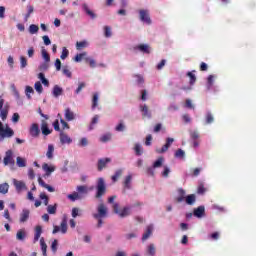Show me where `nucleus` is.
<instances>
[{
  "mask_svg": "<svg viewBox=\"0 0 256 256\" xmlns=\"http://www.w3.org/2000/svg\"><path fill=\"white\" fill-rule=\"evenodd\" d=\"M107 206H105L104 203H100L97 207V213L93 214L94 219H97L98 223H97V228L101 229V227H103V219H105V217H107Z\"/></svg>",
  "mask_w": 256,
  "mask_h": 256,
  "instance_id": "1",
  "label": "nucleus"
},
{
  "mask_svg": "<svg viewBox=\"0 0 256 256\" xmlns=\"http://www.w3.org/2000/svg\"><path fill=\"white\" fill-rule=\"evenodd\" d=\"M76 190L78 192H74L67 196L68 199H70L72 202L79 201L80 199H83V197H85V195H87L89 193V187H87L85 185L77 186Z\"/></svg>",
  "mask_w": 256,
  "mask_h": 256,
  "instance_id": "2",
  "label": "nucleus"
},
{
  "mask_svg": "<svg viewBox=\"0 0 256 256\" xmlns=\"http://www.w3.org/2000/svg\"><path fill=\"white\" fill-rule=\"evenodd\" d=\"M107 193V184H105V179L98 178L96 183V193L95 199H103V196Z\"/></svg>",
  "mask_w": 256,
  "mask_h": 256,
  "instance_id": "3",
  "label": "nucleus"
},
{
  "mask_svg": "<svg viewBox=\"0 0 256 256\" xmlns=\"http://www.w3.org/2000/svg\"><path fill=\"white\" fill-rule=\"evenodd\" d=\"M83 60H85V63H87L92 69H94V67H97L95 59L87 57V52L77 54L74 58V61H76V63H81V61Z\"/></svg>",
  "mask_w": 256,
  "mask_h": 256,
  "instance_id": "4",
  "label": "nucleus"
},
{
  "mask_svg": "<svg viewBox=\"0 0 256 256\" xmlns=\"http://www.w3.org/2000/svg\"><path fill=\"white\" fill-rule=\"evenodd\" d=\"M15 135L13 129H11L8 125L3 126V123L0 122V141L3 139H9Z\"/></svg>",
  "mask_w": 256,
  "mask_h": 256,
  "instance_id": "5",
  "label": "nucleus"
},
{
  "mask_svg": "<svg viewBox=\"0 0 256 256\" xmlns=\"http://www.w3.org/2000/svg\"><path fill=\"white\" fill-rule=\"evenodd\" d=\"M7 115H9V103H5V99L0 96V117L2 121L7 119Z\"/></svg>",
  "mask_w": 256,
  "mask_h": 256,
  "instance_id": "6",
  "label": "nucleus"
},
{
  "mask_svg": "<svg viewBox=\"0 0 256 256\" xmlns=\"http://www.w3.org/2000/svg\"><path fill=\"white\" fill-rule=\"evenodd\" d=\"M139 17L142 23H146V25H151L152 21H151V16H149V10H145V9L139 10Z\"/></svg>",
  "mask_w": 256,
  "mask_h": 256,
  "instance_id": "7",
  "label": "nucleus"
},
{
  "mask_svg": "<svg viewBox=\"0 0 256 256\" xmlns=\"http://www.w3.org/2000/svg\"><path fill=\"white\" fill-rule=\"evenodd\" d=\"M3 163L5 166L15 165V160L13 159V150L6 151Z\"/></svg>",
  "mask_w": 256,
  "mask_h": 256,
  "instance_id": "8",
  "label": "nucleus"
},
{
  "mask_svg": "<svg viewBox=\"0 0 256 256\" xmlns=\"http://www.w3.org/2000/svg\"><path fill=\"white\" fill-rule=\"evenodd\" d=\"M13 185L18 193H21V191H27V185L23 181L13 179Z\"/></svg>",
  "mask_w": 256,
  "mask_h": 256,
  "instance_id": "9",
  "label": "nucleus"
},
{
  "mask_svg": "<svg viewBox=\"0 0 256 256\" xmlns=\"http://www.w3.org/2000/svg\"><path fill=\"white\" fill-rule=\"evenodd\" d=\"M177 193H178V196L175 198L176 203H183V201H185V198L187 197L185 196L187 193L183 188H179L177 190Z\"/></svg>",
  "mask_w": 256,
  "mask_h": 256,
  "instance_id": "10",
  "label": "nucleus"
},
{
  "mask_svg": "<svg viewBox=\"0 0 256 256\" xmlns=\"http://www.w3.org/2000/svg\"><path fill=\"white\" fill-rule=\"evenodd\" d=\"M82 9H83L84 13H86V15L88 17H90V19L97 18V14H95V12H93V10H91V8H89V6L87 4H83Z\"/></svg>",
  "mask_w": 256,
  "mask_h": 256,
  "instance_id": "11",
  "label": "nucleus"
},
{
  "mask_svg": "<svg viewBox=\"0 0 256 256\" xmlns=\"http://www.w3.org/2000/svg\"><path fill=\"white\" fill-rule=\"evenodd\" d=\"M107 163H111V158H103L98 160V171H103L107 167Z\"/></svg>",
  "mask_w": 256,
  "mask_h": 256,
  "instance_id": "12",
  "label": "nucleus"
},
{
  "mask_svg": "<svg viewBox=\"0 0 256 256\" xmlns=\"http://www.w3.org/2000/svg\"><path fill=\"white\" fill-rule=\"evenodd\" d=\"M194 217H198V219H201L205 215V206H199L194 209L193 211Z\"/></svg>",
  "mask_w": 256,
  "mask_h": 256,
  "instance_id": "13",
  "label": "nucleus"
},
{
  "mask_svg": "<svg viewBox=\"0 0 256 256\" xmlns=\"http://www.w3.org/2000/svg\"><path fill=\"white\" fill-rule=\"evenodd\" d=\"M42 169H43V171H45V176L46 177H49L50 175H51V173H54V171H55V166H53V165H50L49 166V164H47V163H44L43 165H42Z\"/></svg>",
  "mask_w": 256,
  "mask_h": 256,
  "instance_id": "14",
  "label": "nucleus"
},
{
  "mask_svg": "<svg viewBox=\"0 0 256 256\" xmlns=\"http://www.w3.org/2000/svg\"><path fill=\"white\" fill-rule=\"evenodd\" d=\"M140 111L142 113V117H147V119H151V111H149V107L147 104L140 106Z\"/></svg>",
  "mask_w": 256,
  "mask_h": 256,
  "instance_id": "15",
  "label": "nucleus"
},
{
  "mask_svg": "<svg viewBox=\"0 0 256 256\" xmlns=\"http://www.w3.org/2000/svg\"><path fill=\"white\" fill-rule=\"evenodd\" d=\"M38 183H39V185H41V187H43L44 189H47V191H49L50 193H53L55 191V188H53V186L45 183V181H43V179L41 177L38 178Z\"/></svg>",
  "mask_w": 256,
  "mask_h": 256,
  "instance_id": "16",
  "label": "nucleus"
},
{
  "mask_svg": "<svg viewBox=\"0 0 256 256\" xmlns=\"http://www.w3.org/2000/svg\"><path fill=\"white\" fill-rule=\"evenodd\" d=\"M151 235H153V225H148L145 233L142 235V241H147Z\"/></svg>",
  "mask_w": 256,
  "mask_h": 256,
  "instance_id": "17",
  "label": "nucleus"
},
{
  "mask_svg": "<svg viewBox=\"0 0 256 256\" xmlns=\"http://www.w3.org/2000/svg\"><path fill=\"white\" fill-rule=\"evenodd\" d=\"M39 133H41V131L39 130V125L38 124H32V126L30 128V135L32 137H39Z\"/></svg>",
  "mask_w": 256,
  "mask_h": 256,
  "instance_id": "18",
  "label": "nucleus"
},
{
  "mask_svg": "<svg viewBox=\"0 0 256 256\" xmlns=\"http://www.w3.org/2000/svg\"><path fill=\"white\" fill-rule=\"evenodd\" d=\"M52 233L53 235L56 233H65V220H62L60 226H54Z\"/></svg>",
  "mask_w": 256,
  "mask_h": 256,
  "instance_id": "19",
  "label": "nucleus"
},
{
  "mask_svg": "<svg viewBox=\"0 0 256 256\" xmlns=\"http://www.w3.org/2000/svg\"><path fill=\"white\" fill-rule=\"evenodd\" d=\"M186 205H195V201H197V196L195 194H189L184 198Z\"/></svg>",
  "mask_w": 256,
  "mask_h": 256,
  "instance_id": "20",
  "label": "nucleus"
},
{
  "mask_svg": "<svg viewBox=\"0 0 256 256\" xmlns=\"http://www.w3.org/2000/svg\"><path fill=\"white\" fill-rule=\"evenodd\" d=\"M41 131L43 135H51V130H49V126L45 120L41 121Z\"/></svg>",
  "mask_w": 256,
  "mask_h": 256,
  "instance_id": "21",
  "label": "nucleus"
},
{
  "mask_svg": "<svg viewBox=\"0 0 256 256\" xmlns=\"http://www.w3.org/2000/svg\"><path fill=\"white\" fill-rule=\"evenodd\" d=\"M30 213L31 212L29 210L24 209L20 214V223H27Z\"/></svg>",
  "mask_w": 256,
  "mask_h": 256,
  "instance_id": "22",
  "label": "nucleus"
},
{
  "mask_svg": "<svg viewBox=\"0 0 256 256\" xmlns=\"http://www.w3.org/2000/svg\"><path fill=\"white\" fill-rule=\"evenodd\" d=\"M41 233H43V228L41 226H36L35 235H34V243H37L41 237Z\"/></svg>",
  "mask_w": 256,
  "mask_h": 256,
  "instance_id": "23",
  "label": "nucleus"
},
{
  "mask_svg": "<svg viewBox=\"0 0 256 256\" xmlns=\"http://www.w3.org/2000/svg\"><path fill=\"white\" fill-rule=\"evenodd\" d=\"M26 236H27V232L25 231V229H20L16 234V239L18 241H24Z\"/></svg>",
  "mask_w": 256,
  "mask_h": 256,
  "instance_id": "24",
  "label": "nucleus"
},
{
  "mask_svg": "<svg viewBox=\"0 0 256 256\" xmlns=\"http://www.w3.org/2000/svg\"><path fill=\"white\" fill-rule=\"evenodd\" d=\"M119 217L123 218V217H129V215H131V208L129 207H124L119 213H118Z\"/></svg>",
  "mask_w": 256,
  "mask_h": 256,
  "instance_id": "25",
  "label": "nucleus"
},
{
  "mask_svg": "<svg viewBox=\"0 0 256 256\" xmlns=\"http://www.w3.org/2000/svg\"><path fill=\"white\" fill-rule=\"evenodd\" d=\"M133 179L132 175H128L125 177L123 185H124V189H131V181Z\"/></svg>",
  "mask_w": 256,
  "mask_h": 256,
  "instance_id": "26",
  "label": "nucleus"
},
{
  "mask_svg": "<svg viewBox=\"0 0 256 256\" xmlns=\"http://www.w3.org/2000/svg\"><path fill=\"white\" fill-rule=\"evenodd\" d=\"M137 49L139 51H141L142 53H146L148 55H149V53H151L149 45H147V44H140V45L137 46Z\"/></svg>",
  "mask_w": 256,
  "mask_h": 256,
  "instance_id": "27",
  "label": "nucleus"
},
{
  "mask_svg": "<svg viewBox=\"0 0 256 256\" xmlns=\"http://www.w3.org/2000/svg\"><path fill=\"white\" fill-rule=\"evenodd\" d=\"M53 153H55V146L53 144L48 145V150L46 152L47 159H53Z\"/></svg>",
  "mask_w": 256,
  "mask_h": 256,
  "instance_id": "28",
  "label": "nucleus"
},
{
  "mask_svg": "<svg viewBox=\"0 0 256 256\" xmlns=\"http://www.w3.org/2000/svg\"><path fill=\"white\" fill-rule=\"evenodd\" d=\"M0 193L2 195H7V193H9V183L5 182L0 184Z\"/></svg>",
  "mask_w": 256,
  "mask_h": 256,
  "instance_id": "29",
  "label": "nucleus"
},
{
  "mask_svg": "<svg viewBox=\"0 0 256 256\" xmlns=\"http://www.w3.org/2000/svg\"><path fill=\"white\" fill-rule=\"evenodd\" d=\"M123 175V169H118L115 174L111 177L113 183H117L119 178Z\"/></svg>",
  "mask_w": 256,
  "mask_h": 256,
  "instance_id": "30",
  "label": "nucleus"
},
{
  "mask_svg": "<svg viewBox=\"0 0 256 256\" xmlns=\"http://www.w3.org/2000/svg\"><path fill=\"white\" fill-rule=\"evenodd\" d=\"M16 165H18L19 167H27V160L18 156L16 158Z\"/></svg>",
  "mask_w": 256,
  "mask_h": 256,
  "instance_id": "31",
  "label": "nucleus"
},
{
  "mask_svg": "<svg viewBox=\"0 0 256 256\" xmlns=\"http://www.w3.org/2000/svg\"><path fill=\"white\" fill-rule=\"evenodd\" d=\"M65 117L66 121H73V119H75V113H73V111L70 109H66Z\"/></svg>",
  "mask_w": 256,
  "mask_h": 256,
  "instance_id": "32",
  "label": "nucleus"
},
{
  "mask_svg": "<svg viewBox=\"0 0 256 256\" xmlns=\"http://www.w3.org/2000/svg\"><path fill=\"white\" fill-rule=\"evenodd\" d=\"M40 245H41L43 256H47V243H45V238L40 239Z\"/></svg>",
  "mask_w": 256,
  "mask_h": 256,
  "instance_id": "33",
  "label": "nucleus"
},
{
  "mask_svg": "<svg viewBox=\"0 0 256 256\" xmlns=\"http://www.w3.org/2000/svg\"><path fill=\"white\" fill-rule=\"evenodd\" d=\"M163 161H165V159L163 157L158 158L154 163H153V169H158L159 167L163 166Z\"/></svg>",
  "mask_w": 256,
  "mask_h": 256,
  "instance_id": "34",
  "label": "nucleus"
},
{
  "mask_svg": "<svg viewBox=\"0 0 256 256\" xmlns=\"http://www.w3.org/2000/svg\"><path fill=\"white\" fill-rule=\"evenodd\" d=\"M47 213H49V215H55L57 213V204L48 205L47 206Z\"/></svg>",
  "mask_w": 256,
  "mask_h": 256,
  "instance_id": "35",
  "label": "nucleus"
},
{
  "mask_svg": "<svg viewBox=\"0 0 256 256\" xmlns=\"http://www.w3.org/2000/svg\"><path fill=\"white\" fill-rule=\"evenodd\" d=\"M99 104V94L94 93L92 98V109H95L97 105Z\"/></svg>",
  "mask_w": 256,
  "mask_h": 256,
  "instance_id": "36",
  "label": "nucleus"
},
{
  "mask_svg": "<svg viewBox=\"0 0 256 256\" xmlns=\"http://www.w3.org/2000/svg\"><path fill=\"white\" fill-rule=\"evenodd\" d=\"M41 53H42V57H43L44 61L47 63H50L51 57L49 56V53H47V50H45V48H42Z\"/></svg>",
  "mask_w": 256,
  "mask_h": 256,
  "instance_id": "37",
  "label": "nucleus"
},
{
  "mask_svg": "<svg viewBox=\"0 0 256 256\" xmlns=\"http://www.w3.org/2000/svg\"><path fill=\"white\" fill-rule=\"evenodd\" d=\"M53 95L54 97H59V95H63V88H60L59 86H55L53 89Z\"/></svg>",
  "mask_w": 256,
  "mask_h": 256,
  "instance_id": "38",
  "label": "nucleus"
},
{
  "mask_svg": "<svg viewBox=\"0 0 256 256\" xmlns=\"http://www.w3.org/2000/svg\"><path fill=\"white\" fill-rule=\"evenodd\" d=\"M29 33L31 35H35V33H39V26L32 24L29 26Z\"/></svg>",
  "mask_w": 256,
  "mask_h": 256,
  "instance_id": "39",
  "label": "nucleus"
},
{
  "mask_svg": "<svg viewBox=\"0 0 256 256\" xmlns=\"http://www.w3.org/2000/svg\"><path fill=\"white\" fill-rule=\"evenodd\" d=\"M187 77L190 79V85H195V82L197 81L195 74H193V72H188Z\"/></svg>",
  "mask_w": 256,
  "mask_h": 256,
  "instance_id": "40",
  "label": "nucleus"
},
{
  "mask_svg": "<svg viewBox=\"0 0 256 256\" xmlns=\"http://www.w3.org/2000/svg\"><path fill=\"white\" fill-rule=\"evenodd\" d=\"M34 89L37 91V93H39V95H41V93H43V85L41 84V82H36L34 85Z\"/></svg>",
  "mask_w": 256,
  "mask_h": 256,
  "instance_id": "41",
  "label": "nucleus"
},
{
  "mask_svg": "<svg viewBox=\"0 0 256 256\" xmlns=\"http://www.w3.org/2000/svg\"><path fill=\"white\" fill-rule=\"evenodd\" d=\"M134 151L138 157L143 155V149L140 144H135Z\"/></svg>",
  "mask_w": 256,
  "mask_h": 256,
  "instance_id": "42",
  "label": "nucleus"
},
{
  "mask_svg": "<svg viewBox=\"0 0 256 256\" xmlns=\"http://www.w3.org/2000/svg\"><path fill=\"white\" fill-rule=\"evenodd\" d=\"M213 121H215V118H213V114H211V112H208L206 114V123H207V125H211V123H213Z\"/></svg>",
  "mask_w": 256,
  "mask_h": 256,
  "instance_id": "43",
  "label": "nucleus"
},
{
  "mask_svg": "<svg viewBox=\"0 0 256 256\" xmlns=\"http://www.w3.org/2000/svg\"><path fill=\"white\" fill-rule=\"evenodd\" d=\"M10 89H11L13 95L16 97V99H20L21 96L19 95V91H17V88L15 87V84H12L10 86Z\"/></svg>",
  "mask_w": 256,
  "mask_h": 256,
  "instance_id": "44",
  "label": "nucleus"
},
{
  "mask_svg": "<svg viewBox=\"0 0 256 256\" xmlns=\"http://www.w3.org/2000/svg\"><path fill=\"white\" fill-rule=\"evenodd\" d=\"M40 199H42L44 205L49 207V197L45 193L40 194Z\"/></svg>",
  "mask_w": 256,
  "mask_h": 256,
  "instance_id": "45",
  "label": "nucleus"
},
{
  "mask_svg": "<svg viewBox=\"0 0 256 256\" xmlns=\"http://www.w3.org/2000/svg\"><path fill=\"white\" fill-rule=\"evenodd\" d=\"M147 253H148V255H151V256L155 255L156 251H155V245L154 244H150L148 246Z\"/></svg>",
  "mask_w": 256,
  "mask_h": 256,
  "instance_id": "46",
  "label": "nucleus"
},
{
  "mask_svg": "<svg viewBox=\"0 0 256 256\" xmlns=\"http://www.w3.org/2000/svg\"><path fill=\"white\" fill-rule=\"evenodd\" d=\"M87 47V42L86 41H81L76 43V49L79 51L81 49H85Z\"/></svg>",
  "mask_w": 256,
  "mask_h": 256,
  "instance_id": "47",
  "label": "nucleus"
},
{
  "mask_svg": "<svg viewBox=\"0 0 256 256\" xmlns=\"http://www.w3.org/2000/svg\"><path fill=\"white\" fill-rule=\"evenodd\" d=\"M72 217L75 219V217H81V212L79 208L74 207L72 208Z\"/></svg>",
  "mask_w": 256,
  "mask_h": 256,
  "instance_id": "48",
  "label": "nucleus"
},
{
  "mask_svg": "<svg viewBox=\"0 0 256 256\" xmlns=\"http://www.w3.org/2000/svg\"><path fill=\"white\" fill-rule=\"evenodd\" d=\"M111 35V28L109 26H104V37L109 38Z\"/></svg>",
  "mask_w": 256,
  "mask_h": 256,
  "instance_id": "49",
  "label": "nucleus"
},
{
  "mask_svg": "<svg viewBox=\"0 0 256 256\" xmlns=\"http://www.w3.org/2000/svg\"><path fill=\"white\" fill-rule=\"evenodd\" d=\"M100 141L102 143H107V141H111V134H104L102 137H100Z\"/></svg>",
  "mask_w": 256,
  "mask_h": 256,
  "instance_id": "50",
  "label": "nucleus"
},
{
  "mask_svg": "<svg viewBox=\"0 0 256 256\" xmlns=\"http://www.w3.org/2000/svg\"><path fill=\"white\" fill-rule=\"evenodd\" d=\"M175 157H177L179 159H183V157H185V151H183V149H178L175 152Z\"/></svg>",
  "mask_w": 256,
  "mask_h": 256,
  "instance_id": "51",
  "label": "nucleus"
},
{
  "mask_svg": "<svg viewBox=\"0 0 256 256\" xmlns=\"http://www.w3.org/2000/svg\"><path fill=\"white\" fill-rule=\"evenodd\" d=\"M215 77L213 75H209L207 79V89H211L213 87V79Z\"/></svg>",
  "mask_w": 256,
  "mask_h": 256,
  "instance_id": "52",
  "label": "nucleus"
},
{
  "mask_svg": "<svg viewBox=\"0 0 256 256\" xmlns=\"http://www.w3.org/2000/svg\"><path fill=\"white\" fill-rule=\"evenodd\" d=\"M20 67L21 69H25V67H27V58L24 56L20 57Z\"/></svg>",
  "mask_w": 256,
  "mask_h": 256,
  "instance_id": "53",
  "label": "nucleus"
},
{
  "mask_svg": "<svg viewBox=\"0 0 256 256\" xmlns=\"http://www.w3.org/2000/svg\"><path fill=\"white\" fill-rule=\"evenodd\" d=\"M190 137L192 141H197L199 139V132L198 131H191L190 132Z\"/></svg>",
  "mask_w": 256,
  "mask_h": 256,
  "instance_id": "54",
  "label": "nucleus"
},
{
  "mask_svg": "<svg viewBox=\"0 0 256 256\" xmlns=\"http://www.w3.org/2000/svg\"><path fill=\"white\" fill-rule=\"evenodd\" d=\"M115 131H118V132L125 131V124H123V121H120V123L116 126Z\"/></svg>",
  "mask_w": 256,
  "mask_h": 256,
  "instance_id": "55",
  "label": "nucleus"
},
{
  "mask_svg": "<svg viewBox=\"0 0 256 256\" xmlns=\"http://www.w3.org/2000/svg\"><path fill=\"white\" fill-rule=\"evenodd\" d=\"M167 151H169V147L166 144H164L161 149H156V153L159 154L167 153Z\"/></svg>",
  "mask_w": 256,
  "mask_h": 256,
  "instance_id": "56",
  "label": "nucleus"
},
{
  "mask_svg": "<svg viewBox=\"0 0 256 256\" xmlns=\"http://www.w3.org/2000/svg\"><path fill=\"white\" fill-rule=\"evenodd\" d=\"M26 96L31 99V95L29 93H34L33 87L31 86H26Z\"/></svg>",
  "mask_w": 256,
  "mask_h": 256,
  "instance_id": "57",
  "label": "nucleus"
},
{
  "mask_svg": "<svg viewBox=\"0 0 256 256\" xmlns=\"http://www.w3.org/2000/svg\"><path fill=\"white\" fill-rule=\"evenodd\" d=\"M151 141H153V136L151 134L146 136L145 145L149 147L151 145Z\"/></svg>",
  "mask_w": 256,
  "mask_h": 256,
  "instance_id": "58",
  "label": "nucleus"
},
{
  "mask_svg": "<svg viewBox=\"0 0 256 256\" xmlns=\"http://www.w3.org/2000/svg\"><path fill=\"white\" fill-rule=\"evenodd\" d=\"M79 145L80 147H87V145H89V141L87 138H81Z\"/></svg>",
  "mask_w": 256,
  "mask_h": 256,
  "instance_id": "59",
  "label": "nucleus"
},
{
  "mask_svg": "<svg viewBox=\"0 0 256 256\" xmlns=\"http://www.w3.org/2000/svg\"><path fill=\"white\" fill-rule=\"evenodd\" d=\"M47 69H49V62H44V63L40 66V71H47Z\"/></svg>",
  "mask_w": 256,
  "mask_h": 256,
  "instance_id": "60",
  "label": "nucleus"
},
{
  "mask_svg": "<svg viewBox=\"0 0 256 256\" xmlns=\"http://www.w3.org/2000/svg\"><path fill=\"white\" fill-rule=\"evenodd\" d=\"M44 45H51V39H49V36L45 35L42 37Z\"/></svg>",
  "mask_w": 256,
  "mask_h": 256,
  "instance_id": "61",
  "label": "nucleus"
},
{
  "mask_svg": "<svg viewBox=\"0 0 256 256\" xmlns=\"http://www.w3.org/2000/svg\"><path fill=\"white\" fill-rule=\"evenodd\" d=\"M197 193L198 195H203V193H205V186L199 185L197 189Z\"/></svg>",
  "mask_w": 256,
  "mask_h": 256,
  "instance_id": "62",
  "label": "nucleus"
},
{
  "mask_svg": "<svg viewBox=\"0 0 256 256\" xmlns=\"http://www.w3.org/2000/svg\"><path fill=\"white\" fill-rule=\"evenodd\" d=\"M207 69H209V66H207V63L201 62L200 71H207Z\"/></svg>",
  "mask_w": 256,
  "mask_h": 256,
  "instance_id": "63",
  "label": "nucleus"
},
{
  "mask_svg": "<svg viewBox=\"0 0 256 256\" xmlns=\"http://www.w3.org/2000/svg\"><path fill=\"white\" fill-rule=\"evenodd\" d=\"M55 67H56V71H61V60L56 59Z\"/></svg>",
  "mask_w": 256,
  "mask_h": 256,
  "instance_id": "64",
  "label": "nucleus"
}]
</instances>
